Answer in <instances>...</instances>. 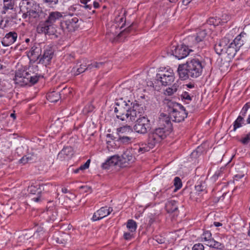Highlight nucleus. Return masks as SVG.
Listing matches in <instances>:
<instances>
[{"mask_svg": "<svg viewBox=\"0 0 250 250\" xmlns=\"http://www.w3.org/2000/svg\"><path fill=\"white\" fill-rule=\"evenodd\" d=\"M204 65L198 59L194 58L186 63L179 64L177 71L180 79L185 80L189 78H196L202 73Z\"/></svg>", "mask_w": 250, "mask_h": 250, "instance_id": "f257e3e1", "label": "nucleus"}, {"mask_svg": "<svg viewBox=\"0 0 250 250\" xmlns=\"http://www.w3.org/2000/svg\"><path fill=\"white\" fill-rule=\"evenodd\" d=\"M38 70V66L36 65L29 66L28 69L26 67L21 66L16 70L14 80L16 83L21 86L34 84L39 81L41 76L38 73H35Z\"/></svg>", "mask_w": 250, "mask_h": 250, "instance_id": "f03ea898", "label": "nucleus"}, {"mask_svg": "<svg viewBox=\"0 0 250 250\" xmlns=\"http://www.w3.org/2000/svg\"><path fill=\"white\" fill-rule=\"evenodd\" d=\"M167 111L171 120L178 123L183 121L188 115L183 105L171 102L167 103Z\"/></svg>", "mask_w": 250, "mask_h": 250, "instance_id": "7ed1b4c3", "label": "nucleus"}, {"mask_svg": "<svg viewBox=\"0 0 250 250\" xmlns=\"http://www.w3.org/2000/svg\"><path fill=\"white\" fill-rule=\"evenodd\" d=\"M169 131L164 127H158L152 130L148 134V138L150 146H155L169 134Z\"/></svg>", "mask_w": 250, "mask_h": 250, "instance_id": "20e7f679", "label": "nucleus"}, {"mask_svg": "<svg viewBox=\"0 0 250 250\" xmlns=\"http://www.w3.org/2000/svg\"><path fill=\"white\" fill-rule=\"evenodd\" d=\"M132 104L129 101L128 102L120 99L116 102L114 111L116 113L117 118L122 121L126 120V115L128 114L130 105Z\"/></svg>", "mask_w": 250, "mask_h": 250, "instance_id": "39448f33", "label": "nucleus"}, {"mask_svg": "<svg viewBox=\"0 0 250 250\" xmlns=\"http://www.w3.org/2000/svg\"><path fill=\"white\" fill-rule=\"evenodd\" d=\"M150 128V121L146 116H142V118L137 120L133 126L134 131L141 134H146Z\"/></svg>", "mask_w": 250, "mask_h": 250, "instance_id": "423d86ee", "label": "nucleus"}, {"mask_svg": "<svg viewBox=\"0 0 250 250\" xmlns=\"http://www.w3.org/2000/svg\"><path fill=\"white\" fill-rule=\"evenodd\" d=\"M175 77L173 70L169 69L167 71L158 73L156 79L164 86L170 85L174 81Z\"/></svg>", "mask_w": 250, "mask_h": 250, "instance_id": "0eeeda50", "label": "nucleus"}, {"mask_svg": "<svg viewBox=\"0 0 250 250\" xmlns=\"http://www.w3.org/2000/svg\"><path fill=\"white\" fill-rule=\"evenodd\" d=\"M52 187V185H50L49 184L42 185H37L36 186L34 185H31L28 187V191L32 195H35L36 196H33L31 197V199L32 201L38 202L41 200V193L42 190L46 191L47 187Z\"/></svg>", "mask_w": 250, "mask_h": 250, "instance_id": "6e6552de", "label": "nucleus"}, {"mask_svg": "<svg viewBox=\"0 0 250 250\" xmlns=\"http://www.w3.org/2000/svg\"><path fill=\"white\" fill-rule=\"evenodd\" d=\"M125 23H123L121 27L119 28V24L117 23L112 24L110 27H108L107 31L106 34V37L112 42L116 41L118 36L120 35L122 32L120 31L121 28L123 27Z\"/></svg>", "mask_w": 250, "mask_h": 250, "instance_id": "1a4fd4ad", "label": "nucleus"}, {"mask_svg": "<svg viewBox=\"0 0 250 250\" xmlns=\"http://www.w3.org/2000/svg\"><path fill=\"white\" fill-rule=\"evenodd\" d=\"M54 55V51L51 47L47 46L42 55H40L39 62L40 63L44 64L45 66L49 64Z\"/></svg>", "mask_w": 250, "mask_h": 250, "instance_id": "9d476101", "label": "nucleus"}, {"mask_svg": "<svg viewBox=\"0 0 250 250\" xmlns=\"http://www.w3.org/2000/svg\"><path fill=\"white\" fill-rule=\"evenodd\" d=\"M32 7H39L32 0H22L20 5V10L22 13V18H27V13Z\"/></svg>", "mask_w": 250, "mask_h": 250, "instance_id": "9b49d317", "label": "nucleus"}, {"mask_svg": "<svg viewBox=\"0 0 250 250\" xmlns=\"http://www.w3.org/2000/svg\"><path fill=\"white\" fill-rule=\"evenodd\" d=\"M190 51L186 45L183 44L178 45L172 50V54L179 60L187 57Z\"/></svg>", "mask_w": 250, "mask_h": 250, "instance_id": "f8f14e48", "label": "nucleus"}, {"mask_svg": "<svg viewBox=\"0 0 250 250\" xmlns=\"http://www.w3.org/2000/svg\"><path fill=\"white\" fill-rule=\"evenodd\" d=\"M78 19L77 18H70L61 22V26L69 32L74 31L78 28Z\"/></svg>", "mask_w": 250, "mask_h": 250, "instance_id": "ddd939ff", "label": "nucleus"}, {"mask_svg": "<svg viewBox=\"0 0 250 250\" xmlns=\"http://www.w3.org/2000/svg\"><path fill=\"white\" fill-rule=\"evenodd\" d=\"M113 209L110 207H102L94 213L92 217L94 221L99 220L109 215Z\"/></svg>", "mask_w": 250, "mask_h": 250, "instance_id": "4468645a", "label": "nucleus"}, {"mask_svg": "<svg viewBox=\"0 0 250 250\" xmlns=\"http://www.w3.org/2000/svg\"><path fill=\"white\" fill-rule=\"evenodd\" d=\"M207 32L205 29H199L197 31L196 35L193 36L188 37V39L193 42V44L202 42L206 36Z\"/></svg>", "mask_w": 250, "mask_h": 250, "instance_id": "2eb2a0df", "label": "nucleus"}, {"mask_svg": "<svg viewBox=\"0 0 250 250\" xmlns=\"http://www.w3.org/2000/svg\"><path fill=\"white\" fill-rule=\"evenodd\" d=\"M135 159V158L133 156L132 152L130 151L127 150L122 155L120 163L122 165V167H127L128 165L134 162Z\"/></svg>", "mask_w": 250, "mask_h": 250, "instance_id": "dca6fc26", "label": "nucleus"}, {"mask_svg": "<svg viewBox=\"0 0 250 250\" xmlns=\"http://www.w3.org/2000/svg\"><path fill=\"white\" fill-rule=\"evenodd\" d=\"M18 37L17 33L14 31L9 32L6 34L3 38L2 44L5 46H8L14 43Z\"/></svg>", "mask_w": 250, "mask_h": 250, "instance_id": "f3484780", "label": "nucleus"}, {"mask_svg": "<svg viewBox=\"0 0 250 250\" xmlns=\"http://www.w3.org/2000/svg\"><path fill=\"white\" fill-rule=\"evenodd\" d=\"M73 155V149L70 146L64 147L58 154L57 159L60 161L68 160Z\"/></svg>", "mask_w": 250, "mask_h": 250, "instance_id": "a211bd4d", "label": "nucleus"}, {"mask_svg": "<svg viewBox=\"0 0 250 250\" xmlns=\"http://www.w3.org/2000/svg\"><path fill=\"white\" fill-rule=\"evenodd\" d=\"M170 118L169 114L167 116L164 113H161L159 117V124L164 126V128L166 129V130H168L170 132L171 129V124L170 122Z\"/></svg>", "mask_w": 250, "mask_h": 250, "instance_id": "6ab92c4d", "label": "nucleus"}, {"mask_svg": "<svg viewBox=\"0 0 250 250\" xmlns=\"http://www.w3.org/2000/svg\"><path fill=\"white\" fill-rule=\"evenodd\" d=\"M229 42V40L227 38H224L214 45V50L218 54H221L224 50H225L226 46Z\"/></svg>", "mask_w": 250, "mask_h": 250, "instance_id": "aec40b11", "label": "nucleus"}, {"mask_svg": "<svg viewBox=\"0 0 250 250\" xmlns=\"http://www.w3.org/2000/svg\"><path fill=\"white\" fill-rule=\"evenodd\" d=\"M134 82L129 81L123 83L121 88L123 89L122 93L123 95L127 96L134 90Z\"/></svg>", "mask_w": 250, "mask_h": 250, "instance_id": "412c9836", "label": "nucleus"}, {"mask_svg": "<svg viewBox=\"0 0 250 250\" xmlns=\"http://www.w3.org/2000/svg\"><path fill=\"white\" fill-rule=\"evenodd\" d=\"M120 160V158L118 156H111L103 164L102 167L103 168L108 169L109 167L119 165Z\"/></svg>", "mask_w": 250, "mask_h": 250, "instance_id": "4be33fe9", "label": "nucleus"}, {"mask_svg": "<svg viewBox=\"0 0 250 250\" xmlns=\"http://www.w3.org/2000/svg\"><path fill=\"white\" fill-rule=\"evenodd\" d=\"M40 31L45 34L53 35L55 33V30L52 23L47 22V21L41 24Z\"/></svg>", "mask_w": 250, "mask_h": 250, "instance_id": "5701e85b", "label": "nucleus"}, {"mask_svg": "<svg viewBox=\"0 0 250 250\" xmlns=\"http://www.w3.org/2000/svg\"><path fill=\"white\" fill-rule=\"evenodd\" d=\"M246 34L244 32H241L239 35H238L231 42L234 46H236V48H240L244 44V42L246 40L245 36Z\"/></svg>", "mask_w": 250, "mask_h": 250, "instance_id": "b1692460", "label": "nucleus"}, {"mask_svg": "<svg viewBox=\"0 0 250 250\" xmlns=\"http://www.w3.org/2000/svg\"><path fill=\"white\" fill-rule=\"evenodd\" d=\"M61 94L59 91H52L49 92L47 95V99L52 103H56L61 98Z\"/></svg>", "mask_w": 250, "mask_h": 250, "instance_id": "393cba45", "label": "nucleus"}, {"mask_svg": "<svg viewBox=\"0 0 250 250\" xmlns=\"http://www.w3.org/2000/svg\"><path fill=\"white\" fill-rule=\"evenodd\" d=\"M165 208L168 213H172L178 209V206L175 201L171 200L166 203Z\"/></svg>", "mask_w": 250, "mask_h": 250, "instance_id": "a878e982", "label": "nucleus"}, {"mask_svg": "<svg viewBox=\"0 0 250 250\" xmlns=\"http://www.w3.org/2000/svg\"><path fill=\"white\" fill-rule=\"evenodd\" d=\"M65 120L62 119H58L51 125V128L52 130L55 133H58L60 131V130L62 129L63 125V122Z\"/></svg>", "mask_w": 250, "mask_h": 250, "instance_id": "bb28decb", "label": "nucleus"}, {"mask_svg": "<svg viewBox=\"0 0 250 250\" xmlns=\"http://www.w3.org/2000/svg\"><path fill=\"white\" fill-rule=\"evenodd\" d=\"M62 17V14L59 12H53L50 13L48 19L46 20L47 22L50 23H53L57 20H60Z\"/></svg>", "mask_w": 250, "mask_h": 250, "instance_id": "cd10ccee", "label": "nucleus"}, {"mask_svg": "<svg viewBox=\"0 0 250 250\" xmlns=\"http://www.w3.org/2000/svg\"><path fill=\"white\" fill-rule=\"evenodd\" d=\"M234 45L231 42L229 45H227L225 49L226 52L230 57H234L237 51L239 50L238 48H236V46Z\"/></svg>", "mask_w": 250, "mask_h": 250, "instance_id": "c85d7f7f", "label": "nucleus"}, {"mask_svg": "<svg viewBox=\"0 0 250 250\" xmlns=\"http://www.w3.org/2000/svg\"><path fill=\"white\" fill-rule=\"evenodd\" d=\"M135 120H138L139 119L142 118V116H145V111L141 105L138 103H135Z\"/></svg>", "mask_w": 250, "mask_h": 250, "instance_id": "c756f323", "label": "nucleus"}, {"mask_svg": "<svg viewBox=\"0 0 250 250\" xmlns=\"http://www.w3.org/2000/svg\"><path fill=\"white\" fill-rule=\"evenodd\" d=\"M179 85L180 83L179 81H177L175 83H174L171 87H169L166 89L165 93V94L168 96L172 95L177 91Z\"/></svg>", "mask_w": 250, "mask_h": 250, "instance_id": "7c9ffc66", "label": "nucleus"}, {"mask_svg": "<svg viewBox=\"0 0 250 250\" xmlns=\"http://www.w3.org/2000/svg\"><path fill=\"white\" fill-rule=\"evenodd\" d=\"M86 64L85 63H82L80 64L79 67H73L72 70V73H73V74L75 76L78 75L84 72L85 70H86Z\"/></svg>", "mask_w": 250, "mask_h": 250, "instance_id": "2f4dec72", "label": "nucleus"}, {"mask_svg": "<svg viewBox=\"0 0 250 250\" xmlns=\"http://www.w3.org/2000/svg\"><path fill=\"white\" fill-rule=\"evenodd\" d=\"M135 104L134 103L133 105L130 107V109L128 112V114L126 115V120H128L131 121L135 120Z\"/></svg>", "mask_w": 250, "mask_h": 250, "instance_id": "473e14b6", "label": "nucleus"}, {"mask_svg": "<svg viewBox=\"0 0 250 250\" xmlns=\"http://www.w3.org/2000/svg\"><path fill=\"white\" fill-rule=\"evenodd\" d=\"M41 49L39 46H33L31 47L30 53L31 56H34L37 60L39 59L41 55Z\"/></svg>", "mask_w": 250, "mask_h": 250, "instance_id": "72a5a7b5", "label": "nucleus"}, {"mask_svg": "<svg viewBox=\"0 0 250 250\" xmlns=\"http://www.w3.org/2000/svg\"><path fill=\"white\" fill-rule=\"evenodd\" d=\"M245 124V120L242 116H239L236 120L233 123V131H235L237 128H239Z\"/></svg>", "mask_w": 250, "mask_h": 250, "instance_id": "f704fd0d", "label": "nucleus"}, {"mask_svg": "<svg viewBox=\"0 0 250 250\" xmlns=\"http://www.w3.org/2000/svg\"><path fill=\"white\" fill-rule=\"evenodd\" d=\"M119 133L128 134L133 132V129L130 125H125L117 128Z\"/></svg>", "mask_w": 250, "mask_h": 250, "instance_id": "c9c22d12", "label": "nucleus"}, {"mask_svg": "<svg viewBox=\"0 0 250 250\" xmlns=\"http://www.w3.org/2000/svg\"><path fill=\"white\" fill-rule=\"evenodd\" d=\"M57 242L60 244H65L70 240V236L68 234L63 233L57 238Z\"/></svg>", "mask_w": 250, "mask_h": 250, "instance_id": "e433bc0d", "label": "nucleus"}, {"mask_svg": "<svg viewBox=\"0 0 250 250\" xmlns=\"http://www.w3.org/2000/svg\"><path fill=\"white\" fill-rule=\"evenodd\" d=\"M207 245L210 247H212L215 249H221L223 247V245L221 243L214 240L212 238L208 241Z\"/></svg>", "mask_w": 250, "mask_h": 250, "instance_id": "4c0bfd02", "label": "nucleus"}, {"mask_svg": "<svg viewBox=\"0 0 250 250\" xmlns=\"http://www.w3.org/2000/svg\"><path fill=\"white\" fill-rule=\"evenodd\" d=\"M48 219L50 221H54L56 220L58 215L57 211L54 209H49L47 211Z\"/></svg>", "mask_w": 250, "mask_h": 250, "instance_id": "58836bf2", "label": "nucleus"}, {"mask_svg": "<svg viewBox=\"0 0 250 250\" xmlns=\"http://www.w3.org/2000/svg\"><path fill=\"white\" fill-rule=\"evenodd\" d=\"M119 141L121 143L125 145H128L132 143L134 141V139L132 137H129L128 136H120L119 139Z\"/></svg>", "mask_w": 250, "mask_h": 250, "instance_id": "ea45409f", "label": "nucleus"}, {"mask_svg": "<svg viewBox=\"0 0 250 250\" xmlns=\"http://www.w3.org/2000/svg\"><path fill=\"white\" fill-rule=\"evenodd\" d=\"M126 227L130 231L134 232L136 229L137 224L134 220H129L127 221Z\"/></svg>", "mask_w": 250, "mask_h": 250, "instance_id": "a19ab883", "label": "nucleus"}, {"mask_svg": "<svg viewBox=\"0 0 250 250\" xmlns=\"http://www.w3.org/2000/svg\"><path fill=\"white\" fill-rule=\"evenodd\" d=\"M3 8L5 10L12 9L13 8L14 0H3Z\"/></svg>", "mask_w": 250, "mask_h": 250, "instance_id": "79ce46f5", "label": "nucleus"}, {"mask_svg": "<svg viewBox=\"0 0 250 250\" xmlns=\"http://www.w3.org/2000/svg\"><path fill=\"white\" fill-rule=\"evenodd\" d=\"M37 7H32V8L28 12V13H27V18H36L39 17V13L37 11Z\"/></svg>", "mask_w": 250, "mask_h": 250, "instance_id": "37998d69", "label": "nucleus"}, {"mask_svg": "<svg viewBox=\"0 0 250 250\" xmlns=\"http://www.w3.org/2000/svg\"><path fill=\"white\" fill-rule=\"evenodd\" d=\"M104 63L103 62H93L90 64L86 65V70H91L94 68H99L101 66L104 65Z\"/></svg>", "mask_w": 250, "mask_h": 250, "instance_id": "c03bdc74", "label": "nucleus"}, {"mask_svg": "<svg viewBox=\"0 0 250 250\" xmlns=\"http://www.w3.org/2000/svg\"><path fill=\"white\" fill-rule=\"evenodd\" d=\"M221 20L219 18L211 17L207 21V23L213 26H217L220 23Z\"/></svg>", "mask_w": 250, "mask_h": 250, "instance_id": "a18cd8bd", "label": "nucleus"}, {"mask_svg": "<svg viewBox=\"0 0 250 250\" xmlns=\"http://www.w3.org/2000/svg\"><path fill=\"white\" fill-rule=\"evenodd\" d=\"M201 238L208 243L212 238L211 232L208 230L204 231L202 235Z\"/></svg>", "mask_w": 250, "mask_h": 250, "instance_id": "49530a36", "label": "nucleus"}, {"mask_svg": "<svg viewBox=\"0 0 250 250\" xmlns=\"http://www.w3.org/2000/svg\"><path fill=\"white\" fill-rule=\"evenodd\" d=\"M174 185L175 187L174 190L179 189L182 187V184L180 178L178 177H176L174 180Z\"/></svg>", "mask_w": 250, "mask_h": 250, "instance_id": "de8ad7c7", "label": "nucleus"}, {"mask_svg": "<svg viewBox=\"0 0 250 250\" xmlns=\"http://www.w3.org/2000/svg\"><path fill=\"white\" fill-rule=\"evenodd\" d=\"M91 0H80V2L84 5L83 7L87 10H91L92 7V5L90 3Z\"/></svg>", "mask_w": 250, "mask_h": 250, "instance_id": "09e8293b", "label": "nucleus"}, {"mask_svg": "<svg viewBox=\"0 0 250 250\" xmlns=\"http://www.w3.org/2000/svg\"><path fill=\"white\" fill-rule=\"evenodd\" d=\"M240 142L244 145L248 144L250 142V132L243 137Z\"/></svg>", "mask_w": 250, "mask_h": 250, "instance_id": "8fccbe9b", "label": "nucleus"}, {"mask_svg": "<svg viewBox=\"0 0 250 250\" xmlns=\"http://www.w3.org/2000/svg\"><path fill=\"white\" fill-rule=\"evenodd\" d=\"M195 188L196 191L199 193L201 191H203L205 190V186L203 185L202 183H200L199 184L195 186Z\"/></svg>", "mask_w": 250, "mask_h": 250, "instance_id": "3c124183", "label": "nucleus"}, {"mask_svg": "<svg viewBox=\"0 0 250 250\" xmlns=\"http://www.w3.org/2000/svg\"><path fill=\"white\" fill-rule=\"evenodd\" d=\"M90 163V160L88 159L83 165L79 167V169H80L81 170H84L85 169L88 168L89 167Z\"/></svg>", "mask_w": 250, "mask_h": 250, "instance_id": "603ef678", "label": "nucleus"}, {"mask_svg": "<svg viewBox=\"0 0 250 250\" xmlns=\"http://www.w3.org/2000/svg\"><path fill=\"white\" fill-rule=\"evenodd\" d=\"M202 152V148L200 146L197 147L196 150H194L191 154V155L192 157H196L198 153H201Z\"/></svg>", "mask_w": 250, "mask_h": 250, "instance_id": "864d4df0", "label": "nucleus"}, {"mask_svg": "<svg viewBox=\"0 0 250 250\" xmlns=\"http://www.w3.org/2000/svg\"><path fill=\"white\" fill-rule=\"evenodd\" d=\"M147 219H148V224L151 225L155 221L156 216L155 214H151L148 216Z\"/></svg>", "mask_w": 250, "mask_h": 250, "instance_id": "5fc2aeb1", "label": "nucleus"}, {"mask_svg": "<svg viewBox=\"0 0 250 250\" xmlns=\"http://www.w3.org/2000/svg\"><path fill=\"white\" fill-rule=\"evenodd\" d=\"M192 250H204V246L201 244H197L194 245Z\"/></svg>", "mask_w": 250, "mask_h": 250, "instance_id": "6e6d98bb", "label": "nucleus"}, {"mask_svg": "<svg viewBox=\"0 0 250 250\" xmlns=\"http://www.w3.org/2000/svg\"><path fill=\"white\" fill-rule=\"evenodd\" d=\"M139 146V148L138 150L139 153H144L149 151V146H146V147H142L141 146Z\"/></svg>", "mask_w": 250, "mask_h": 250, "instance_id": "4d7b16f0", "label": "nucleus"}, {"mask_svg": "<svg viewBox=\"0 0 250 250\" xmlns=\"http://www.w3.org/2000/svg\"><path fill=\"white\" fill-rule=\"evenodd\" d=\"M43 1L48 5H55L58 3V0H43Z\"/></svg>", "mask_w": 250, "mask_h": 250, "instance_id": "13d9d810", "label": "nucleus"}, {"mask_svg": "<svg viewBox=\"0 0 250 250\" xmlns=\"http://www.w3.org/2000/svg\"><path fill=\"white\" fill-rule=\"evenodd\" d=\"M182 97L184 99L188 100H191V97L190 96V95L188 94V92H185L182 94Z\"/></svg>", "mask_w": 250, "mask_h": 250, "instance_id": "bf43d9fd", "label": "nucleus"}, {"mask_svg": "<svg viewBox=\"0 0 250 250\" xmlns=\"http://www.w3.org/2000/svg\"><path fill=\"white\" fill-rule=\"evenodd\" d=\"M139 146H141L144 147H146V146H149V150L151 148H153L154 147V146H150L149 142V139L148 138L147 139V144H144V143H140L139 144Z\"/></svg>", "mask_w": 250, "mask_h": 250, "instance_id": "052dcab7", "label": "nucleus"}, {"mask_svg": "<svg viewBox=\"0 0 250 250\" xmlns=\"http://www.w3.org/2000/svg\"><path fill=\"white\" fill-rule=\"evenodd\" d=\"M124 237L126 240H130L132 237V234L129 232H125L124 234Z\"/></svg>", "mask_w": 250, "mask_h": 250, "instance_id": "680f3d73", "label": "nucleus"}, {"mask_svg": "<svg viewBox=\"0 0 250 250\" xmlns=\"http://www.w3.org/2000/svg\"><path fill=\"white\" fill-rule=\"evenodd\" d=\"M247 112V110L242 108V109L241 110V111L240 112L239 116H242V117L244 118L246 116Z\"/></svg>", "mask_w": 250, "mask_h": 250, "instance_id": "e2e57ef3", "label": "nucleus"}, {"mask_svg": "<svg viewBox=\"0 0 250 250\" xmlns=\"http://www.w3.org/2000/svg\"><path fill=\"white\" fill-rule=\"evenodd\" d=\"M115 20L117 22H119L120 23L121 22H122L124 21V17H121L120 18H117Z\"/></svg>", "mask_w": 250, "mask_h": 250, "instance_id": "0e129e2a", "label": "nucleus"}, {"mask_svg": "<svg viewBox=\"0 0 250 250\" xmlns=\"http://www.w3.org/2000/svg\"><path fill=\"white\" fill-rule=\"evenodd\" d=\"M250 107V104L249 103L246 104L243 107V109L248 111V109Z\"/></svg>", "mask_w": 250, "mask_h": 250, "instance_id": "69168bd1", "label": "nucleus"}, {"mask_svg": "<svg viewBox=\"0 0 250 250\" xmlns=\"http://www.w3.org/2000/svg\"><path fill=\"white\" fill-rule=\"evenodd\" d=\"M192 0H183V3L184 5H187Z\"/></svg>", "mask_w": 250, "mask_h": 250, "instance_id": "338daca9", "label": "nucleus"}, {"mask_svg": "<svg viewBox=\"0 0 250 250\" xmlns=\"http://www.w3.org/2000/svg\"><path fill=\"white\" fill-rule=\"evenodd\" d=\"M93 6L95 8H97L99 7V4L98 2L94 1L93 3Z\"/></svg>", "mask_w": 250, "mask_h": 250, "instance_id": "774afa93", "label": "nucleus"}]
</instances>
